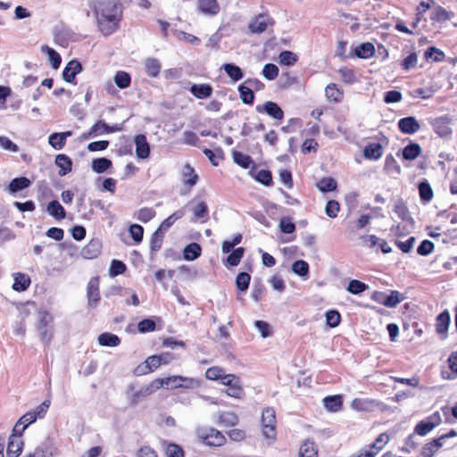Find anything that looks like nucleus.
Instances as JSON below:
<instances>
[{
  "mask_svg": "<svg viewBox=\"0 0 457 457\" xmlns=\"http://www.w3.org/2000/svg\"><path fill=\"white\" fill-rule=\"evenodd\" d=\"M244 253L243 247H237L227 257V263L230 266H237L240 262Z\"/></svg>",
  "mask_w": 457,
  "mask_h": 457,
  "instance_id": "52",
  "label": "nucleus"
},
{
  "mask_svg": "<svg viewBox=\"0 0 457 457\" xmlns=\"http://www.w3.org/2000/svg\"><path fill=\"white\" fill-rule=\"evenodd\" d=\"M184 215L185 211L183 209L175 212L161 223L157 230L163 232L164 234L177 220L181 219Z\"/></svg>",
  "mask_w": 457,
  "mask_h": 457,
  "instance_id": "31",
  "label": "nucleus"
},
{
  "mask_svg": "<svg viewBox=\"0 0 457 457\" xmlns=\"http://www.w3.org/2000/svg\"><path fill=\"white\" fill-rule=\"evenodd\" d=\"M98 343L103 346L114 347L120 345V339L118 336L112 333H103L98 337Z\"/></svg>",
  "mask_w": 457,
  "mask_h": 457,
  "instance_id": "33",
  "label": "nucleus"
},
{
  "mask_svg": "<svg viewBox=\"0 0 457 457\" xmlns=\"http://www.w3.org/2000/svg\"><path fill=\"white\" fill-rule=\"evenodd\" d=\"M180 388L193 389L201 385V381L195 378L179 376Z\"/></svg>",
  "mask_w": 457,
  "mask_h": 457,
  "instance_id": "54",
  "label": "nucleus"
},
{
  "mask_svg": "<svg viewBox=\"0 0 457 457\" xmlns=\"http://www.w3.org/2000/svg\"><path fill=\"white\" fill-rule=\"evenodd\" d=\"M339 78L342 81L347 84L355 82V75L353 70L348 68H342L338 71Z\"/></svg>",
  "mask_w": 457,
  "mask_h": 457,
  "instance_id": "61",
  "label": "nucleus"
},
{
  "mask_svg": "<svg viewBox=\"0 0 457 457\" xmlns=\"http://www.w3.org/2000/svg\"><path fill=\"white\" fill-rule=\"evenodd\" d=\"M183 181L189 189L193 187L198 179V176L195 173L194 169L189 164H185L182 169Z\"/></svg>",
  "mask_w": 457,
  "mask_h": 457,
  "instance_id": "26",
  "label": "nucleus"
},
{
  "mask_svg": "<svg viewBox=\"0 0 457 457\" xmlns=\"http://www.w3.org/2000/svg\"><path fill=\"white\" fill-rule=\"evenodd\" d=\"M55 165L59 168L58 174L62 177L71 171L72 161L68 155L60 154L55 157Z\"/></svg>",
  "mask_w": 457,
  "mask_h": 457,
  "instance_id": "18",
  "label": "nucleus"
},
{
  "mask_svg": "<svg viewBox=\"0 0 457 457\" xmlns=\"http://www.w3.org/2000/svg\"><path fill=\"white\" fill-rule=\"evenodd\" d=\"M375 53V47L371 43H363L355 48V54L360 58H369Z\"/></svg>",
  "mask_w": 457,
  "mask_h": 457,
  "instance_id": "42",
  "label": "nucleus"
},
{
  "mask_svg": "<svg viewBox=\"0 0 457 457\" xmlns=\"http://www.w3.org/2000/svg\"><path fill=\"white\" fill-rule=\"evenodd\" d=\"M193 214L196 220L206 221L209 218L207 204L204 202H198L192 209Z\"/></svg>",
  "mask_w": 457,
  "mask_h": 457,
  "instance_id": "41",
  "label": "nucleus"
},
{
  "mask_svg": "<svg viewBox=\"0 0 457 457\" xmlns=\"http://www.w3.org/2000/svg\"><path fill=\"white\" fill-rule=\"evenodd\" d=\"M221 384L226 386L228 388L226 394L237 399H241L245 395V391L242 386L240 378L234 374H227L222 377Z\"/></svg>",
  "mask_w": 457,
  "mask_h": 457,
  "instance_id": "6",
  "label": "nucleus"
},
{
  "mask_svg": "<svg viewBox=\"0 0 457 457\" xmlns=\"http://www.w3.org/2000/svg\"><path fill=\"white\" fill-rule=\"evenodd\" d=\"M454 16L453 12L446 11L442 6H436L433 10L431 20L438 22L450 21Z\"/></svg>",
  "mask_w": 457,
  "mask_h": 457,
  "instance_id": "30",
  "label": "nucleus"
},
{
  "mask_svg": "<svg viewBox=\"0 0 457 457\" xmlns=\"http://www.w3.org/2000/svg\"><path fill=\"white\" fill-rule=\"evenodd\" d=\"M325 408L329 411H337L342 407L340 395L327 396L323 399Z\"/></svg>",
  "mask_w": 457,
  "mask_h": 457,
  "instance_id": "37",
  "label": "nucleus"
},
{
  "mask_svg": "<svg viewBox=\"0 0 457 457\" xmlns=\"http://www.w3.org/2000/svg\"><path fill=\"white\" fill-rule=\"evenodd\" d=\"M30 285V278L27 274L16 273L14 274V282L12 284V289L17 292L25 291Z\"/></svg>",
  "mask_w": 457,
  "mask_h": 457,
  "instance_id": "23",
  "label": "nucleus"
},
{
  "mask_svg": "<svg viewBox=\"0 0 457 457\" xmlns=\"http://www.w3.org/2000/svg\"><path fill=\"white\" fill-rule=\"evenodd\" d=\"M136 155L139 159H146L150 154V145L143 134L135 137Z\"/></svg>",
  "mask_w": 457,
  "mask_h": 457,
  "instance_id": "16",
  "label": "nucleus"
},
{
  "mask_svg": "<svg viewBox=\"0 0 457 457\" xmlns=\"http://www.w3.org/2000/svg\"><path fill=\"white\" fill-rule=\"evenodd\" d=\"M112 166V161L102 157L92 161V170L96 173H103Z\"/></svg>",
  "mask_w": 457,
  "mask_h": 457,
  "instance_id": "44",
  "label": "nucleus"
},
{
  "mask_svg": "<svg viewBox=\"0 0 457 457\" xmlns=\"http://www.w3.org/2000/svg\"><path fill=\"white\" fill-rule=\"evenodd\" d=\"M184 259L187 261H194L201 254V246L196 243L187 245L183 252Z\"/></svg>",
  "mask_w": 457,
  "mask_h": 457,
  "instance_id": "38",
  "label": "nucleus"
},
{
  "mask_svg": "<svg viewBox=\"0 0 457 457\" xmlns=\"http://www.w3.org/2000/svg\"><path fill=\"white\" fill-rule=\"evenodd\" d=\"M389 437L386 434H380L376 441L370 445L369 449H365L364 451H371L376 452V455L378 453V452L385 446V445L387 443Z\"/></svg>",
  "mask_w": 457,
  "mask_h": 457,
  "instance_id": "51",
  "label": "nucleus"
},
{
  "mask_svg": "<svg viewBox=\"0 0 457 457\" xmlns=\"http://www.w3.org/2000/svg\"><path fill=\"white\" fill-rule=\"evenodd\" d=\"M37 420V413L36 412H27L22 417L20 418V420L16 422L12 432L16 433L18 431V428H20L21 425V428L20 431V435H22L26 428L36 421Z\"/></svg>",
  "mask_w": 457,
  "mask_h": 457,
  "instance_id": "25",
  "label": "nucleus"
},
{
  "mask_svg": "<svg viewBox=\"0 0 457 457\" xmlns=\"http://www.w3.org/2000/svg\"><path fill=\"white\" fill-rule=\"evenodd\" d=\"M41 50L48 55V60L52 67L54 69H58L62 62L60 54L54 48L48 46H43Z\"/></svg>",
  "mask_w": 457,
  "mask_h": 457,
  "instance_id": "40",
  "label": "nucleus"
},
{
  "mask_svg": "<svg viewBox=\"0 0 457 457\" xmlns=\"http://www.w3.org/2000/svg\"><path fill=\"white\" fill-rule=\"evenodd\" d=\"M121 129H122V127L120 124H115L113 126H109L104 121L99 120V121H97L96 124H94L92 126V128H91L90 131L88 132V134L85 135V137H92V136H96V135H101V134H104V133L117 132V131H120Z\"/></svg>",
  "mask_w": 457,
  "mask_h": 457,
  "instance_id": "11",
  "label": "nucleus"
},
{
  "mask_svg": "<svg viewBox=\"0 0 457 457\" xmlns=\"http://www.w3.org/2000/svg\"><path fill=\"white\" fill-rule=\"evenodd\" d=\"M326 97L329 102L338 103L342 100L344 93L336 84H329L325 89Z\"/></svg>",
  "mask_w": 457,
  "mask_h": 457,
  "instance_id": "28",
  "label": "nucleus"
},
{
  "mask_svg": "<svg viewBox=\"0 0 457 457\" xmlns=\"http://www.w3.org/2000/svg\"><path fill=\"white\" fill-rule=\"evenodd\" d=\"M419 192L421 200L429 202L433 197V191L428 182H421L419 186Z\"/></svg>",
  "mask_w": 457,
  "mask_h": 457,
  "instance_id": "55",
  "label": "nucleus"
},
{
  "mask_svg": "<svg viewBox=\"0 0 457 457\" xmlns=\"http://www.w3.org/2000/svg\"><path fill=\"white\" fill-rule=\"evenodd\" d=\"M237 416L231 411H225L220 415V422L225 426H234L237 423Z\"/></svg>",
  "mask_w": 457,
  "mask_h": 457,
  "instance_id": "58",
  "label": "nucleus"
},
{
  "mask_svg": "<svg viewBox=\"0 0 457 457\" xmlns=\"http://www.w3.org/2000/svg\"><path fill=\"white\" fill-rule=\"evenodd\" d=\"M95 15L99 31L104 36H110L117 31L122 11H116L113 14L106 15L103 10H99L98 14Z\"/></svg>",
  "mask_w": 457,
  "mask_h": 457,
  "instance_id": "2",
  "label": "nucleus"
},
{
  "mask_svg": "<svg viewBox=\"0 0 457 457\" xmlns=\"http://www.w3.org/2000/svg\"><path fill=\"white\" fill-rule=\"evenodd\" d=\"M224 370L218 366H213L205 371V378L210 380H217L220 379L222 381V377H225Z\"/></svg>",
  "mask_w": 457,
  "mask_h": 457,
  "instance_id": "49",
  "label": "nucleus"
},
{
  "mask_svg": "<svg viewBox=\"0 0 457 457\" xmlns=\"http://www.w3.org/2000/svg\"><path fill=\"white\" fill-rule=\"evenodd\" d=\"M262 434L266 439L273 441L276 437V415L271 407H267L262 413Z\"/></svg>",
  "mask_w": 457,
  "mask_h": 457,
  "instance_id": "5",
  "label": "nucleus"
},
{
  "mask_svg": "<svg viewBox=\"0 0 457 457\" xmlns=\"http://www.w3.org/2000/svg\"><path fill=\"white\" fill-rule=\"evenodd\" d=\"M250 280H251V277H250V275L248 273H246V272H240L237 276V278H236L237 287L240 291H246L248 287H249Z\"/></svg>",
  "mask_w": 457,
  "mask_h": 457,
  "instance_id": "53",
  "label": "nucleus"
},
{
  "mask_svg": "<svg viewBox=\"0 0 457 457\" xmlns=\"http://www.w3.org/2000/svg\"><path fill=\"white\" fill-rule=\"evenodd\" d=\"M221 68L234 82L240 80L244 76L241 68L233 63H225Z\"/></svg>",
  "mask_w": 457,
  "mask_h": 457,
  "instance_id": "29",
  "label": "nucleus"
},
{
  "mask_svg": "<svg viewBox=\"0 0 457 457\" xmlns=\"http://www.w3.org/2000/svg\"><path fill=\"white\" fill-rule=\"evenodd\" d=\"M197 8L204 15L215 16L220 11L217 0H197Z\"/></svg>",
  "mask_w": 457,
  "mask_h": 457,
  "instance_id": "13",
  "label": "nucleus"
},
{
  "mask_svg": "<svg viewBox=\"0 0 457 457\" xmlns=\"http://www.w3.org/2000/svg\"><path fill=\"white\" fill-rule=\"evenodd\" d=\"M317 187L321 192H330L337 188V181L332 178H323L317 183Z\"/></svg>",
  "mask_w": 457,
  "mask_h": 457,
  "instance_id": "48",
  "label": "nucleus"
},
{
  "mask_svg": "<svg viewBox=\"0 0 457 457\" xmlns=\"http://www.w3.org/2000/svg\"><path fill=\"white\" fill-rule=\"evenodd\" d=\"M233 161L242 168L247 169L249 168L252 160L249 155L244 154L240 152L234 151L233 154Z\"/></svg>",
  "mask_w": 457,
  "mask_h": 457,
  "instance_id": "50",
  "label": "nucleus"
},
{
  "mask_svg": "<svg viewBox=\"0 0 457 457\" xmlns=\"http://www.w3.org/2000/svg\"><path fill=\"white\" fill-rule=\"evenodd\" d=\"M190 92L197 99H205L212 96L213 89L209 84H194L190 87Z\"/></svg>",
  "mask_w": 457,
  "mask_h": 457,
  "instance_id": "19",
  "label": "nucleus"
},
{
  "mask_svg": "<svg viewBox=\"0 0 457 457\" xmlns=\"http://www.w3.org/2000/svg\"><path fill=\"white\" fill-rule=\"evenodd\" d=\"M31 184V181L25 177H20L13 179L8 185V191L11 194L17 193L21 190H23L29 187Z\"/></svg>",
  "mask_w": 457,
  "mask_h": 457,
  "instance_id": "24",
  "label": "nucleus"
},
{
  "mask_svg": "<svg viewBox=\"0 0 457 457\" xmlns=\"http://www.w3.org/2000/svg\"><path fill=\"white\" fill-rule=\"evenodd\" d=\"M255 109L257 112L266 113L275 120H281L284 117L283 110L272 101H266L263 104L257 105Z\"/></svg>",
  "mask_w": 457,
  "mask_h": 457,
  "instance_id": "9",
  "label": "nucleus"
},
{
  "mask_svg": "<svg viewBox=\"0 0 457 457\" xmlns=\"http://www.w3.org/2000/svg\"><path fill=\"white\" fill-rule=\"evenodd\" d=\"M238 91H239V95H240V99L244 104H253V99H254V94H253V89L250 87L245 86V84L244 83L239 86Z\"/></svg>",
  "mask_w": 457,
  "mask_h": 457,
  "instance_id": "43",
  "label": "nucleus"
},
{
  "mask_svg": "<svg viewBox=\"0 0 457 457\" xmlns=\"http://www.w3.org/2000/svg\"><path fill=\"white\" fill-rule=\"evenodd\" d=\"M291 270L295 274L306 278L309 274V264L303 260L295 261L293 262Z\"/></svg>",
  "mask_w": 457,
  "mask_h": 457,
  "instance_id": "45",
  "label": "nucleus"
},
{
  "mask_svg": "<svg viewBox=\"0 0 457 457\" xmlns=\"http://www.w3.org/2000/svg\"><path fill=\"white\" fill-rule=\"evenodd\" d=\"M145 71L148 76L155 78L160 74L161 63L155 58H147L145 62Z\"/></svg>",
  "mask_w": 457,
  "mask_h": 457,
  "instance_id": "35",
  "label": "nucleus"
},
{
  "mask_svg": "<svg viewBox=\"0 0 457 457\" xmlns=\"http://www.w3.org/2000/svg\"><path fill=\"white\" fill-rule=\"evenodd\" d=\"M450 315L447 312H444L440 313L436 318V332L438 334L446 333L449 324H450Z\"/></svg>",
  "mask_w": 457,
  "mask_h": 457,
  "instance_id": "39",
  "label": "nucleus"
},
{
  "mask_svg": "<svg viewBox=\"0 0 457 457\" xmlns=\"http://www.w3.org/2000/svg\"><path fill=\"white\" fill-rule=\"evenodd\" d=\"M113 80L120 88H127L130 85V75L126 71H120L115 74Z\"/></svg>",
  "mask_w": 457,
  "mask_h": 457,
  "instance_id": "47",
  "label": "nucleus"
},
{
  "mask_svg": "<svg viewBox=\"0 0 457 457\" xmlns=\"http://www.w3.org/2000/svg\"><path fill=\"white\" fill-rule=\"evenodd\" d=\"M383 154L382 145L379 143H370L365 146L363 155L366 159L378 160Z\"/></svg>",
  "mask_w": 457,
  "mask_h": 457,
  "instance_id": "21",
  "label": "nucleus"
},
{
  "mask_svg": "<svg viewBox=\"0 0 457 457\" xmlns=\"http://www.w3.org/2000/svg\"><path fill=\"white\" fill-rule=\"evenodd\" d=\"M318 450L312 441L305 440L299 450V457H317Z\"/></svg>",
  "mask_w": 457,
  "mask_h": 457,
  "instance_id": "32",
  "label": "nucleus"
},
{
  "mask_svg": "<svg viewBox=\"0 0 457 457\" xmlns=\"http://www.w3.org/2000/svg\"><path fill=\"white\" fill-rule=\"evenodd\" d=\"M49 145L54 147L55 150H61L65 145V141L62 139V137L59 135V133H53L48 137Z\"/></svg>",
  "mask_w": 457,
  "mask_h": 457,
  "instance_id": "62",
  "label": "nucleus"
},
{
  "mask_svg": "<svg viewBox=\"0 0 457 457\" xmlns=\"http://www.w3.org/2000/svg\"><path fill=\"white\" fill-rule=\"evenodd\" d=\"M163 237H164L163 232H161L159 230H156L153 234L151 242H150V248L152 251L156 252L162 247Z\"/></svg>",
  "mask_w": 457,
  "mask_h": 457,
  "instance_id": "60",
  "label": "nucleus"
},
{
  "mask_svg": "<svg viewBox=\"0 0 457 457\" xmlns=\"http://www.w3.org/2000/svg\"><path fill=\"white\" fill-rule=\"evenodd\" d=\"M198 440L209 446H221L226 442V437L219 430L210 427H201L195 430Z\"/></svg>",
  "mask_w": 457,
  "mask_h": 457,
  "instance_id": "3",
  "label": "nucleus"
},
{
  "mask_svg": "<svg viewBox=\"0 0 457 457\" xmlns=\"http://www.w3.org/2000/svg\"><path fill=\"white\" fill-rule=\"evenodd\" d=\"M367 287L363 282L353 279L348 284L347 291L353 295H358L365 291Z\"/></svg>",
  "mask_w": 457,
  "mask_h": 457,
  "instance_id": "57",
  "label": "nucleus"
},
{
  "mask_svg": "<svg viewBox=\"0 0 457 457\" xmlns=\"http://www.w3.org/2000/svg\"><path fill=\"white\" fill-rule=\"evenodd\" d=\"M421 153V147L419 144L411 143L406 145L403 150V157L405 160L412 161Z\"/></svg>",
  "mask_w": 457,
  "mask_h": 457,
  "instance_id": "34",
  "label": "nucleus"
},
{
  "mask_svg": "<svg viewBox=\"0 0 457 457\" xmlns=\"http://www.w3.org/2000/svg\"><path fill=\"white\" fill-rule=\"evenodd\" d=\"M23 449V441L18 438L16 433H13L9 437V442L6 449L7 457H19Z\"/></svg>",
  "mask_w": 457,
  "mask_h": 457,
  "instance_id": "14",
  "label": "nucleus"
},
{
  "mask_svg": "<svg viewBox=\"0 0 457 457\" xmlns=\"http://www.w3.org/2000/svg\"><path fill=\"white\" fill-rule=\"evenodd\" d=\"M99 10H103L106 15H111L116 11H122V5L118 0H95V14H98Z\"/></svg>",
  "mask_w": 457,
  "mask_h": 457,
  "instance_id": "8",
  "label": "nucleus"
},
{
  "mask_svg": "<svg viewBox=\"0 0 457 457\" xmlns=\"http://www.w3.org/2000/svg\"><path fill=\"white\" fill-rule=\"evenodd\" d=\"M378 295L384 297L381 303L389 308L395 307L405 299L404 295L398 291H392L389 295H386L385 294H379Z\"/></svg>",
  "mask_w": 457,
  "mask_h": 457,
  "instance_id": "20",
  "label": "nucleus"
},
{
  "mask_svg": "<svg viewBox=\"0 0 457 457\" xmlns=\"http://www.w3.org/2000/svg\"><path fill=\"white\" fill-rule=\"evenodd\" d=\"M273 21L267 14H259L255 16L248 24V29L253 34H261L264 32L268 26H271Z\"/></svg>",
  "mask_w": 457,
  "mask_h": 457,
  "instance_id": "7",
  "label": "nucleus"
},
{
  "mask_svg": "<svg viewBox=\"0 0 457 457\" xmlns=\"http://www.w3.org/2000/svg\"><path fill=\"white\" fill-rule=\"evenodd\" d=\"M166 454L168 457H184V451L176 444H169L166 447Z\"/></svg>",
  "mask_w": 457,
  "mask_h": 457,
  "instance_id": "64",
  "label": "nucleus"
},
{
  "mask_svg": "<svg viewBox=\"0 0 457 457\" xmlns=\"http://www.w3.org/2000/svg\"><path fill=\"white\" fill-rule=\"evenodd\" d=\"M434 129L440 137H447L452 133V129L448 123L443 119H438L435 121Z\"/></svg>",
  "mask_w": 457,
  "mask_h": 457,
  "instance_id": "46",
  "label": "nucleus"
},
{
  "mask_svg": "<svg viewBox=\"0 0 457 457\" xmlns=\"http://www.w3.org/2000/svg\"><path fill=\"white\" fill-rule=\"evenodd\" d=\"M53 322L54 317L47 311L41 310L37 312V328L39 333L40 339L48 344L53 337Z\"/></svg>",
  "mask_w": 457,
  "mask_h": 457,
  "instance_id": "4",
  "label": "nucleus"
},
{
  "mask_svg": "<svg viewBox=\"0 0 457 457\" xmlns=\"http://www.w3.org/2000/svg\"><path fill=\"white\" fill-rule=\"evenodd\" d=\"M155 391H157V388L154 380L147 385L141 386L136 383H131L127 386L126 396L129 404L131 406H136Z\"/></svg>",
  "mask_w": 457,
  "mask_h": 457,
  "instance_id": "1",
  "label": "nucleus"
},
{
  "mask_svg": "<svg viewBox=\"0 0 457 457\" xmlns=\"http://www.w3.org/2000/svg\"><path fill=\"white\" fill-rule=\"evenodd\" d=\"M47 212L57 220H62L66 216L64 208L56 200L51 201L46 206Z\"/></svg>",
  "mask_w": 457,
  "mask_h": 457,
  "instance_id": "27",
  "label": "nucleus"
},
{
  "mask_svg": "<svg viewBox=\"0 0 457 457\" xmlns=\"http://www.w3.org/2000/svg\"><path fill=\"white\" fill-rule=\"evenodd\" d=\"M425 57L427 59H432L435 62H441L445 58V54L443 51H441L434 46H431L427 49V51L425 53Z\"/></svg>",
  "mask_w": 457,
  "mask_h": 457,
  "instance_id": "63",
  "label": "nucleus"
},
{
  "mask_svg": "<svg viewBox=\"0 0 457 457\" xmlns=\"http://www.w3.org/2000/svg\"><path fill=\"white\" fill-rule=\"evenodd\" d=\"M170 357V353H163L161 355H152L148 357L145 361V368L143 372L147 373L153 371L162 364V358Z\"/></svg>",
  "mask_w": 457,
  "mask_h": 457,
  "instance_id": "22",
  "label": "nucleus"
},
{
  "mask_svg": "<svg viewBox=\"0 0 457 457\" xmlns=\"http://www.w3.org/2000/svg\"><path fill=\"white\" fill-rule=\"evenodd\" d=\"M82 71V66L80 62L77 60L70 61L63 71H62V79L69 83H74L76 75Z\"/></svg>",
  "mask_w": 457,
  "mask_h": 457,
  "instance_id": "12",
  "label": "nucleus"
},
{
  "mask_svg": "<svg viewBox=\"0 0 457 457\" xmlns=\"http://www.w3.org/2000/svg\"><path fill=\"white\" fill-rule=\"evenodd\" d=\"M398 128L403 133L411 135L416 133L420 125L414 117L409 116L399 120Z\"/></svg>",
  "mask_w": 457,
  "mask_h": 457,
  "instance_id": "15",
  "label": "nucleus"
},
{
  "mask_svg": "<svg viewBox=\"0 0 457 457\" xmlns=\"http://www.w3.org/2000/svg\"><path fill=\"white\" fill-rule=\"evenodd\" d=\"M100 253V243L90 241L83 249L82 255L87 259L96 258Z\"/></svg>",
  "mask_w": 457,
  "mask_h": 457,
  "instance_id": "36",
  "label": "nucleus"
},
{
  "mask_svg": "<svg viewBox=\"0 0 457 457\" xmlns=\"http://www.w3.org/2000/svg\"><path fill=\"white\" fill-rule=\"evenodd\" d=\"M87 303L89 307L96 308L100 301L98 278H92L87 287Z\"/></svg>",
  "mask_w": 457,
  "mask_h": 457,
  "instance_id": "10",
  "label": "nucleus"
},
{
  "mask_svg": "<svg viewBox=\"0 0 457 457\" xmlns=\"http://www.w3.org/2000/svg\"><path fill=\"white\" fill-rule=\"evenodd\" d=\"M157 390L164 387L168 390L180 388L179 376H170L162 378H156L154 380Z\"/></svg>",
  "mask_w": 457,
  "mask_h": 457,
  "instance_id": "17",
  "label": "nucleus"
},
{
  "mask_svg": "<svg viewBox=\"0 0 457 457\" xmlns=\"http://www.w3.org/2000/svg\"><path fill=\"white\" fill-rule=\"evenodd\" d=\"M0 148L12 153L20 151V147L5 136H0Z\"/></svg>",
  "mask_w": 457,
  "mask_h": 457,
  "instance_id": "56",
  "label": "nucleus"
},
{
  "mask_svg": "<svg viewBox=\"0 0 457 457\" xmlns=\"http://www.w3.org/2000/svg\"><path fill=\"white\" fill-rule=\"evenodd\" d=\"M278 68L273 63H267L262 70V75L265 79L272 80L278 75Z\"/></svg>",
  "mask_w": 457,
  "mask_h": 457,
  "instance_id": "59",
  "label": "nucleus"
}]
</instances>
